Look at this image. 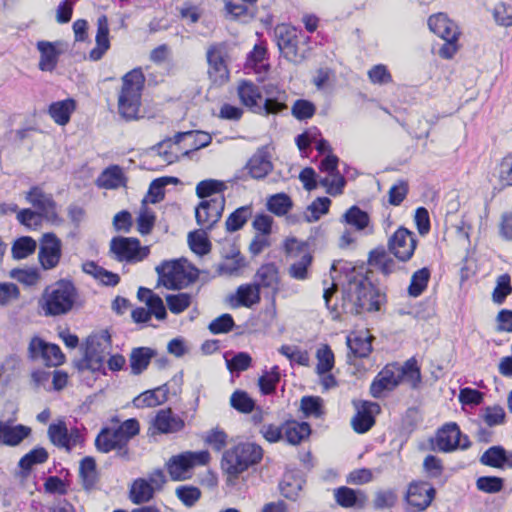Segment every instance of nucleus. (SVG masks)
<instances>
[{"instance_id":"obj_18","label":"nucleus","mask_w":512,"mask_h":512,"mask_svg":"<svg viewBox=\"0 0 512 512\" xmlns=\"http://www.w3.org/2000/svg\"><path fill=\"white\" fill-rule=\"evenodd\" d=\"M208 74L215 83L223 84L229 78L226 64V50L223 44H213L206 52Z\"/></svg>"},{"instance_id":"obj_21","label":"nucleus","mask_w":512,"mask_h":512,"mask_svg":"<svg viewBox=\"0 0 512 512\" xmlns=\"http://www.w3.org/2000/svg\"><path fill=\"white\" fill-rule=\"evenodd\" d=\"M127 442L116 428H103L95 439V446L102 453L116 450L119 455L127 454Z\"/></svg>"},{"instance_id":"obj_14","label":"nucleus","mask_w":512,"mask_h":512,"mask_svg":"<svg viewBox=\"0 0 512 512\" xmlns=\"http://www.w3.org/2000/svg\"><path fill=\"white\" fill-rule=\"evenodd\" d=\"M416 245L415 234L404 227L398 228L388 241L389 251L402 262L411 259Z\"/></svg>"},{"instance_id":"obj_7","label":"nucleus","mask_w":512,"mask_h":512,"mask_svg":"<svg viewBox=\"0 0 512 512\" xmlns=\"http://www.w3.org/2000/svg\"><path fill=\"white\" fill-rule=\"evenodd\" d=\"M109 254L118 262L136 264L148 257L150 247L142 246L135 237L116 236L110 241Z\"/></svg>"},{"instance_id":"obj_3","label":"nucleus","mask_w":512,"mask_h":512,"mask_svg":"<svg viewBox=\"0 0 512 512\" xmlns=\"http://www.w3.org/2000/svg\"><path fill=\"white\" fill-rule=\"evenodd\" d=\"M262 456V448L254 443H240L226 450L221 460V468L226 475L227 485H236L239 475L257 464Z\"/></svg>"},{"instance_id":"obj_58","label":"nucleus","mask_w":512,"mask_h":512,"mask_svg":"<svg viewBox=\"0 0 512 512\" xmlns=\"http://www.w3.org/2000/svg\"><path fill=\"white\" fill-rule=\"evenodd\" d=\"M230 405L241 413H250L254 409L255 402L247 392L236 390L230 397Z\"/></svg>"},{"instance_id":"obj_63","label":"nucleus","mask_w":512,"mask_h":512,"mask_svg":"<svg viewBox=\"0 0 512 512\" xmlns=\"http://www.w3.org/2000/svg\"><path fill=\"white\" fill-rule=\"evenodd\" d=\"M301 411L305 416L319 418L322 414V400L320 397L304 396L301 399Z\"/></svg>"},{"instance_id":"obj_16","label":"nucleus","mask_w":512,"mask_h":512,"mask_svg":"<svg viewBox=\"0 0 512 512\" xmlns=\"http://www.w3.org/2000/svg\"><path fill=\"white\" fill-rule=\"evenodd\" d=\"M225 207L223 195H216L202 201L195 210L197 224L203 229H211L221 218Z\"/></svg>"},{"instance_id":"obj_29","label":"nucleus","mask_w":512,"mask_h":512,"mask_svg":"<svg viewBox=\"0 0 512 512\" xmlns=\"http://www.w3.org/2000/svg\"><path fill=\"white\" fill-rule=\"evenodd\" d=\"M48 435L54 445L65 448L68 451L77 444L79 438L77 432L68 433V429L64 422L51 424L48 428Z\"/></svg>"},{"instance_id":"obj_48","label":"nucleus","mask_w":512,"mask_h":512,"mask_svg":"<svg viewBox=\"0 0 512 512\" xmlns=\"http://www.w3.org/2000/svg\"><path fill=\"white\" fill-rule=\"evenodd\" d=\"M137 230L141 235H147L151 232L155 223L154 212L147 207V200L143 199L137 217Z\"/></svg>"},{"instance_id":"obj_27","label":"nucleus","mask_w":512,"mask_h":512,"mask_svg":"<svg viewBox=\"0 0 512 512\" xmlns=\"http://www.w3.org/2000/svg\"><path fill=\"white\" fill-rule=\"evenodd\" d=\"M429 29L442 39L459 38L460 30L458 25L449 19L444 13H437L428 19Z\"/></svg>"},{"instance_id":"obj_25","label":"nucleus","mask_w":512,"mask_h":512,"mask_svg":"<svg viewBox=\"0 0 512 512\" xmlns=\"http://www.w3.org/2000/svg\"><path fill=\"white\" fill-rule=\"evenodd\" d=\"M373 336L368 331H355L346 338V344L349 349L348 358H366L372 352Z\"/></svg>"},{"instance_id":"obj_60","label":"nucleus","mask_w":512,"mask_h":512,"mask_svg":"<svg viewBox=\"0 0 512 512\" xmlns=\"http://www.w3.org/2000/svg\"><path fill=\"white\" fill-rule=\"evenodd\" d=\"M226 185L224 182L214 179H207L199 182L196 186V194L199 198L210 197L213 194L220 195Z\"/></svg>"},{"instance_id":"obj_24","label":"nucleus","mask_w":512,"mask_h":512,"mask_svg":"<svg viewBox=\"0 0 512 512\" xmlns=\"http://www.w3.org/2000/svg\"><path fill=\"white\" fill-rule=\"evenodd\" d=\"M265 99L262 98L263 115L277 114L286 108L287 94L276 84L263 85Z\"/></svg>"},{"instance_id":"obj_32","label":"nucleus","mask_w":512,"mask_h":512,"mask_svg":"<svg viewBox=\"0 0 512 512\" xmlns=\"http://www.w3.org/2000/svg\"><path fill=\"white\" fill-rule=\"evenodd\" d=\"M75 109V100L72 98H67L51 103L48 108V114L56 124L65 126L69 123L71 115Z\"/></svg>"},{"instance_id":"obj_35","label":"nucleus","mask_w":512,"mask_h":512,"mask_svg":"<svg viewBox=\"0 0 512 512\" xmlns=\"http://www.w3.org/2000/svg\"><path fill=\"white\" fill-rule=\"evenodd\" d=\"M58 43L49 41H38L37 49L40 52L39 69L52 71L55 69L60 52L57 50Z\"/></svg>"},{"instance_id":"obj_45","label":"nucleus","mask_w":512,"mask_h":512,"mask_svg":"<svg viewBox=\"0 0 512 512\" xmlns=\"http://www.w3.org/2000/svg\"><path fill=\"white\" fill-rule=\"evenodd\" d=\"M236 306L251 307L260 301V289L257 285L245 284L237 289Z\"/></svg>"},{"instance_id":"obj_5","label":"nucleus","mask_w":512,"mask_h":512,"mask_svg":"<svg viewBox=\"0 0 512 512\" xmlns=\"http://www.w3.org/2000/svg\"><path fill=\"white\" fill-rule=\"evenodd\" d=\"M145 77L141 69H133L122 78V89L118 97V111L125 120L137 118Z\"/></svg>"},{"instance_id":"obj_56","label":"nucleus","mask_w":512,"mask_h":512,"mask_svg":"<svg viewBox=\"0 0 512 512\" xmlns=\"http://www.w3.org/2000/svg\"><path fill=\"white\" fill-rule=\"evenodd\" d=\"M316 371L319 375L326 374L334 367V354L328 345H322L316 352Z\"/></svg>"},{"instance_id":"obj_64","label":"nucleus","mask_w":512,"mask_h":512,"mask_svg":"<svg viewBox=\"0 0 512 512\" xmlns=\"http://www.w3.org/2000/svg\"><path fill=\"white\" fill-rule=\"evenodd\" d=\"M47 458L48 453L44 448H35L20 459L19 466L23 470H29L35 464L44 463Z\"/></svg>"},{"instance_id":"obj_12","label":"nucleus","mask_w":512,"mask_h":512,"mask_svg":"<svg viewBox=\"0 0 512 512\" xmlns=\"http://www.w3.org/2000/svg\"><path fill=\"white\" fill-rule=\"evenodd\" d=\"M339 158L334 154H327L320 162L319 169L326 173L325 177L319 180L321 186L326 188V192L332 196L342 194L346 184L345 178L339 173L337 167Z\"/></svg>"},{"instance_id":"obj_6","label":"nucleus","mask_w":512,"mask_h":512,"mask_svg":"<svg viewBox=\"0 0 512 512\" xmlns=\"http://www.w3.org/2000/svg\"><path fill=\"white\" fill-rule=\"evenodd\" d=\"M159 282L168 289H182L198 277L197 269L186 261H165L156 267Z\"/></svg>"},{"instance_id":"obj_30","label":"nucleus","mask_w":512,"mask_h":512,"mask_svg":"<svg viewBox=\"0 0 512 512\" xmlns=\"http://www.w3.org/2000/svg\"><path fill=\"white\" fill-rule=\"evenodd\" d=\"M153 425L160 433H175L184 427V421L171 409H163L155 416Z\"/></svg>"},{"instance_id":"obj_55","label":"nucleus","mask_w":512,"mask_h":512,"mask_svg":"<svg viewBox=\"0 0 512 512\" xmlns=\"http://www.w3.org/2000/svg\"><path fill=\"white\" fill-rule=\"evenodd\" d=\"M243 266V259L237 249H233L231 256H227L225 260L217 267V272L220 275H235Z\"/></svg>"},{"instance_id":"obj_44","label":"nucleus","mask_w":512,"mask_h":512,"mask_svg":"<svg viewBox=\"0 0 512 512\" xmlns=\"http://www.w3.org/2000/svg\"><path fill=\"white\" fill-rule=\"evenodd\" d=\"M252 216V208L245 205L237 208L232 212L225 221V227L228 232H236L240 230Z\"/></svg>"},{"instance_id":"obj_42","label":"nucleus","mask_w":512,"mask_h":512,"mask_svg":"<svg viewBox=\"0 0 512 512\" xmlns=\"http://www.w3.org/2000/svg\"><path fill=\"white\" fill-rule=\"evenodd\" d=\"M341 221L354 229L361 231L368 227L370 217L367 212L354 205L342 215Z\"/></svg>"},{"instance_id":"obj_57","label":"nucleus","mask_w":512,"mask_h":512,"mask_svg":"<svg viewBox=\"0 0 512 512\" xmlns=\"http://www.w3.org/2000/svg\"><path fill=\"white\" fill-rule=\"evenodd\" d=\"M177 179L171 177H161L153 180L149 186L147 196L144 198L147 203H158L164 198V187Z\"/></svg>"},{"instance_id":"obj_11","label":"nucleus","mask_w":512,"mask_h":512,"mask_svg":"<svg viewBox=\"0 0 512 512\" xmlns=\"http://www.w3.org/2000/svg\"><path fill=\"white\" fill-rule=\"evenodd\" d=\"M284 249L291 257L299 256V259L292 263L288 269L289 275L296 280L308 278V267L311 265L312 256L307 251L306 245L295 238H288L285 241Z\"/></svg>"},{"instance_id":"obj_51","label":"nucleus","mask_w":512,"mask_h":512,"mask_svg":"<svg viewBox=\"0 0 512 512\" xmlns=\"http://www.w3.org/2000/svg\"><path fill=\"white\" fill-rule=\"evenodd\" d=\"M292 200L285 193L272 195L267 201V208L277 216H284L292 208Z\"/></svg>"},{"instance_id":"obj_37","label":"nucleus","mask_w":512,"mask_h":512,"mask_svg":"<svg viewBox=\"0 0 512 512\" xmlns=\"http://www.w3.org/2000/svg\"><path fill=\"white\" fill-rule=\"evenodd\" d=\"M156 352L149 347H137L132 349L129 357L131 373L139 375L147 369Z\"/></svg>"},{"instance_id":"obj_13","label":"nucleus","mask_w":512,"mask_h":512,"mask_svg":"<svg viewBox=\"0 0 512 512\" xmlns=\"http://www.w3.org/2000/svg\"><path fill=\"white\" fill-rule=\"evenodd\" d=\"M29 357L33 360H41L47 366H58L64 362V354L59 346L45 342L35 336L28 346Z\"/></svg>"},{"instance_id":"obj_19","label":"nucleus","mask_w":512,"mask_h":512,"mask_svg":"<svg viewBox=\"0 0 512 512\" xmlns=\"http://www.w3.org/2000/svg\"><path fill=\"white\" fill-rule=\"evenodd\" d=\"M470 445L467 437L461 439V431L456 423H447L436 435V448L441 452H451L457 448L466 449Z\"/></svg>"},{"instance_id":"obj_20","label":"nucleus","mask_w":512,"mask_h":512,"mask_svg":"<svg viewBox=\"0 0 512 512\" xmlns=\"http://www.w3.org/2000/svg\"><path fill=\"white\" fill-rule=\"evenodd\" d=\"M356 414L351 419L355 432L362 434L369 431L375 424V416L380 413V406L375 402L362 401L355 403Z\"/></svg>"},{"instance_id":"obj_36","label":"nucleus","mask_w":512,"mask_h":512,"mask_svg":"<svg viewBox=\"0 0 512 512\" xmlns=\"http://www.w3.org/2000/svg\"><path fill=\"white\" fill-rule=\"evenodd\" d=\"M480 463L496 469H503L505 466L512 468L507 451L502 446L488 448L480 457Z\"/></svg>"},{"instance_id":"obj_50","label":"nucleus","mask_w":512,"mask_h":512,"mask_svg":"<svg viewBox=\"0 0 512 512\" xmlns=\"http://www.w3.org/2000/svg\"><path fill=\"white\" fill-rule=\"evenodd\" d=\"M206 229L193 231L188 234V243L193 252L198 255H205L210 252L211 244L207 238Z\"/></svg>"},{"instance_id":"obj_61","label":"nucleus","mask_w":512,"mask_h":512,"mask_svg":"<svg viewBox=\"0 0 512 512\" xmlns=\"http://www.w3.org/2000/svg\"><path fill=\"white\" fill-rule=\"evenodd\" d=\"M505 416L504 409L499 405L488 406L481 411L483 421L490 427L504 424Z\"/></svg>"},{"instance_id":"obj_59","label":"nucleus","mask_w":512,"mask_h":512,"mask_svg":"<svg viewBox=\"0 0 512 512\" xmlns=\"http://www.w3.org/2000/svg\"><path fill=\"white\" fill-rule=\"evenodd\" d=\"M280 381L279 367L274 366L269 371H265L259 378L258 384L263 394L268 395L275 391L276 385Z\"/></svg>"},{"instance_id":"obj_17","label":"nucleus","mask_w":512,"mask_h":512,"mask_svg":"<svg viewBox=\"0 0 512 512\" xmlns=\"http://www.w3.org/2000/svg\"><path fill=\"white\" fill-rule=\"evenodd\" d=\"M28 203H30L36 211L41 213L45 220L56 223L59 220L57 204L53 199L52 194L46 193L41 187H32L25 196Z\"/></svg>"},{"instance_id":"obj_28","label":"nucleus","mask_w":512,"mask_h":512,"mask_svg":"<svg viewBox=\"0 0 512 512\" xmlns=\"http://www.w3.org/2000/svg\"><path fill=\"white\" fill-rule=\"evenodd\" d=\"M95 42L96 46L89 53V59L92 61L100 60L110 48L109 23L106 15H101L97 19Z\"/></svg>"},{"instance_id":"obj_52","label":"nucleus","mask_w":512,"mask_h":512,"mask_svg":"<svg viewBox=\"0 0 512 512\" xmlns=\"http://www.w3.org/2000/svg\"><path fill=\"white\" fill-rule=\"evenodd\" d=\"M430 279V271L428 268L417 270L411 277V282L408 287V293L412 297L420 296L426 289Z\"/></svg>"},{"instance_id":"obj_4","label":"nucleus","mask_w":512,"mask_h":512,"mask_svg":"<svg viewBox=\"0 0 512 512\" xmlns=\"http://www.w3.org/2000/svg\"><path fill=\"white\" fill-rule=\"evenodd\" d=\"M343 300L345 308L356 314L380 309V295L372 283L361 275L354 276L345 285Z\"/></svg>"},{"instance_id":"obj_23","label":"nucleus","mask_w":512,"mask_h":512,"mask_svg":"<svg viewBox=\"0 0 512 512\" xmlns=\"http://www.w3.org/2000/svg\"><path fill=\"white\" fill-rule=\"evenodd\" d=\"M237 92L241 103L255 113L263 114L262 91L252 81L239 82Z\"/></svg>"},{"instance_id":"obj_9","label":"nucleus","mask_w":512,"mask_h":512,"mask_svg":"<svg viewBox=\"0 0 512 512\" xmlns=\"http://www.w3.org/2000/svg\"><path fill=\"white\" fill-rule=\"evenodd\" d=\"M277 46L288 61L299 64L305 56L298 51V31L288 24H279L274 29Z\"/></svg>"},{"instance_id":"obj_38","label":"nucleus","mask_w":512,"mask_h":512,"mask_svg":"<svg viewBox=\"0 0 512 512\" xmlns=\"http://www.w3.org/2000/svg\"><path fill=\"white\" fill-rule=\"evenodd\" d=\"M167 393L168 387L167 385H163L141 393L133 400V404L137 408L154 407L166 401Z\"/></svg>"},{"instance_id":"obj_15","label":"nucleus","mask_w":512,"mask_h":512,"mask_svg":"<svg viewBox=\"0 0 512 512\" xmlns=\"http://www.w3.org/2000/svg\"><path fill=\"white\" fill-rule=\"evenodd\" d=\"M39 262L44 270L56 268L62 258V241L54 233L43 234L38 252Z\"/></svg>"},{"instance_id":"obj_54","label":"nucleus","mask_w":512,"mask_h":512,"mask_svg":"<svg viewBox=\"0 0 512 512\" xmlns=\"http://www.w3.org/2000/svg\"><path fill=\"white\" fill-rule=\"evenodd\" d=\"M36 241L28 236L20 237L13 243L12 255L15 259H24L33 254L36 250Z\"/></svg>"},{"instance_id":"obj_26","label":"nucleus","mask_w":512,"mask_h":512,"mask_svg":"<svg viewBox=\"0 0 512 512\" xmlns=\"http://www.w3.org/2000/svg\"><path fill=\"white\" fill-rule=\"evenodd\" d=\"M334 498L338 505L343 508L363 509L366 506L368 497L365 492L355 490L346 486L334 490Z\"/></svg>"},{"instance_id":"obj_33","label":"nucleus","mask_w":512,"mask_h":512,"mask_svg":"<svg viewBox=\"0 0 512 512\" xmlns=\"http://www.w3.org/2000/svg\"><path fill=\"white\" fill-rule=\"evenodd\" d=\"M246 168L252 178H264L272 170V163L265 149H258L248 161Z\"/></svg>"},{"instance_id":"obj_47","label":"nucleus","mask_w":512,"mask_h":512,"mask_svg":"<svg viewBox=\"0 0 512 512\" xmlns=\"http://www.w3.org/2000/svg\"><path fill=\"white\" fill-rule=\"evenodd\" d=\"M331 200L327 197H319L315 199L303 213V219L308 222H316L322 215H325L329 211Z\"/></svg>"},{"instance_id":"obj_62","label":"nucleus","mask_w":512,"mask_h":512,"mask_svg":"<svg viewBox=\"0 0 512 512\" xmlns=\"http://www.w3.org/2000/svg\"><path fill=\"white\" fill-rule=\"evenodd\" d=\"M503 485L504 480L496 476H482L476 480L477 489L489 494L500 492Z\"/></svg>"},{"instance_id":"obj_41","label":"nucleus","mask_w":512,"mask_h":512,"mask_svg":"<svg viewBox=\"0 0 512 512\" xmlns=\"http://www.w3.org/2000/svg\"><path fill=\"white\" fill-rule=\"evenodd\" d=\"M154 496L153 489L148 485V480L145 478H138L133 481L129 497L134 504H142L149 502Z\"/></svg>"},{"instance_id":"obj_34","label":"nucleus","mask_w":512,"mask_h":512,"mask_svg":"<svg viewBox=\"0 0 512 512\" xmlns=\"http://www.w3.org/2000/svg\"><path fill=\"white\" fill-rule=\"evenodd\" d=\"M254 284L260 289L269 288L273 291L278 289L279 271L275 264L268 263L258 268L254 276Z\"/></svg>"},{"instance_id":"obj_49","label":"nucleus","mask_w":512,"mask_h":512,"mask_svg":"<svg viewBox=\"0 0 512 512\" xmlns=\"http://www.w3.org/2000/svg\"><path fill=\"white\" fill-rule=\"evenodd\" d=\"M193 298L194 295L186 292L169 294L166 296L167 307L173 314H180L192 304Z\"/></svg>"},{"instance_id":"obj_1","label":"nucleus","mask_w":512,"mask_h":512,"mask_svg":"<svg viewBox=\"0 0 512 512\" xmlns=\"http://www.w3.org/2000/svg\"><path fill=\"white\" fill-rule=\"evenodd\" d=\"M402 381L416 387L421 381L420 368L415 358L408 359L403 365L397 363L386 365L371 384L370 392L375 398H380L384 391L393 390Z\"/></svg>"},{"instance_id":"obj_53","label":"nucleus","mask_w":512,"mask_h":512,"mask_svg":"<svg viewBox=\"0 0 512 512\" xmlns=\"http://www.w3.org/2000/svg\"><path fill=\"white\" fill-rule=\"evenodd\" d=\"M123 175L118 166L106 169L98 178V185L106 189H115L122 185Z\"/></svg>"},{"instance_id":"obj_39","label":"nucleus","mask_w":512,"mask_h":512,"mask_svg":"<svg viewBox=\"0 0 512 512\" xmlns=\"http://www.w3.org/2000/svg\"><path fill=\"white\" fill-rule=\"evenodd\" d=\"M369 264L379 269L383 274L389 275L396 270V262L383 248H377L369 254Z\"/></svg>"},{"instance_id":"obj_40","label":"nucleus","mask_w":512,"mask_h":512,"mask_svg":"<svg viewBox=\"0 0 512 512\" xmlns=\"http://www.w3.org/2000/svg\"><path fill=\"white\" fill-rule=\"evenodd\" d=\"M31 433V429L24 425L10 426L2 423V444L16 446Z\"/></svg>"},{"instance_id":"obj_10","label":"nucleus","mask_w":512,"mask_h":512,"mask_svg":"<svg viewBox=\"0 0 512 512\" xmlns=\"http://www.w3.org/2000/svg\"><path fill=\"white\" fill-rule=\"evenodd\" d=\"M111 347V336L107 330H102L89 336L85 353L88 366L93 370L99 369L106 356L110 354Z\"/></svg>"},{"instance_id":"obj_31","label":"nucleus","mask_w":512,"mask_h":512,"mask_svg":"<svg viewBox=\"0 0 512 512\" xmlns=\"http://www.w3.org/2000/svg\"><path fill=\"white\" fill-rule=\"evenodd\" d=\"M284 439L290 445H299L311 434V427L307 422L287 420L283 423Z\"/></svg>"},{"instance_id":"obj_8","label":"nucleus","mask_w":512,"mask_h":512,"mask_svg":"<svg viewBox=\"0 0 512 512\" xmlns=\"http://www.w3.org/2000/svg\"><path fill=\"white\" fill-rule=\"evenodd\" d=\"M210 460V454L206 450L186 451L172 456L166 466L172 480L182 481L191 477L196 466L206 465Z\"/></svg>"},{"instance_id":"obj_2","label":"nucleus","mask_w":512,"mask_h":512,"mask_svg":"<svg viewBox=\"0 0 512 512\" xmlns=\"http://www.w3.org/2000/svg\"><path fill=\"white\" fill-rule=\"evenodd\" d=\"M78 298V292L74 284L61 279L48 285L42 292L38 307L45 316H61L69 313Z\"/></svg>"},{"instance_id":"obj_22","label":"nucleus","mask_w":512,"mask_h":512,"mask_svg":"<svg viewBox=\"0 0 512 512\" xmlns=\"http://www.w3.org/2000/svg\"><path fill=\"white\" fill-rule=\"evenodd\" d=\"M435 496V489L428 483L410 484L406 500L407 503L417 511L425 510L432 502Z\"/></svg>"},{"instance_id":"obj_46","label":"nucleus","mask_w":512,"mask_h":512,"mask_svg":"<svg viewBox=\"0 0 512 512\" xmlns=\"http://www.w3.org/2000/svg\"><path fill=\"white\" fill-rule=\"evenodd\" d=\"M185 139L192 140L191 147L192 150H198L208 146L211 143L210 134L202 131H187V132H179L174 136V144H179Z\"/></svg>"},{"instance_id":"obj_43","label":"nucleus","mask_w":512,"mask_h":512,"mask_svg":"<svg viewBox=\"0 0 512 512\" xmlns=\"http://www.w3.org/2000/svg\"><path fill=\"white\" fill-rule=\"evenodd\" d=\"M511 294V276L508 273L499 275L495 280V287L491 294L492 302L497 305H502Z\"/></svg>"}]
</instances>
